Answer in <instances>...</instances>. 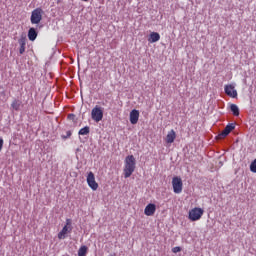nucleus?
I'll return each instance as SVG.
<instances>
[{"instance_id":"nucleus-1","label":"nucleus","mask_w":256,"mask_h":256,"mask_svg":"<svg viewBox=\"0 0 256 256\" xmlns=\"http://www.w3.org/2000/svg\"><path fill=\"white\" fill-rule=\"evenodd\" d=\"M135 172V156L129 155L125 158L124 177L129 179Z\"/></svg>"},{"instance_id":"nucleus-6","label":"nucleus","mask_w":256,"mask_h":256,"mask_svg":"<svg viewBox=\"0 0 256 256\" xmlns=\"http://www.w3.org/2000/svg\"><path fill=\"white\" fill-rule=\"evenodd\" d=\"M71 231H73V228L71 227V219H66V225L58 233V239H65L67 237V233H71Z\"/></svg>"},{"instance_id":"nucleus-9","label":"nucleus","mask_w":256,"mask_h":256,"mask_svg":"<svg viewBox=\"0 0 256 256\" xmlns=\"http://www.w3.org/2000/svg\"><path fill=\"white\" fill-rule=\"evenodd\" d=\"M155 211H157V205L149 203L144 209V214L147 217H153V215H155Z\"/></svg>"},{"instance_id":"nucleus-11","label":"nucleus","mask_w":256,"mask_h":256,"mask_svg":"<svg viewBox=\"0 0 256 256\" xmlns=\"http://www.w3.org/2000/svg\"><path fill=\"white\" fill-rule=\"evenodd\" d=\"M139 122V110H132L130 112V123L132 125H137V123Z\"/></svg>"},{"instance_id":"nucleus-2","label":"nucleus","mask_w":256,"mask_h":256,"mask_svg":"<svg viewBox=\"0 0 256 256\" xmlns=\"http://www.w3.org/2000/svg\"><path fill=\"white\" fill-rule=\"evenodd\" d=\"M43 9L36 8L32 11L30 21L32 25H39L43 21Z\"/></svg>"},{"instance_id":"nucleus-5","label":"nucleus","mask_w":256,"mask_h":256,"mask_svg":"<svg viewBox=\"0 0 256 256\" xmlns=\"http://www.w3.org/2000/svg\"><path fill=\"white\" fill-rule=\"evenodd\" d=\"M172 187L174 193L179 195V193H182L183 191V180L179 176H175L172 178Z\"/></svg>"},{"instance_id":"nucleus-3","label":"nucleus","mask_w":256,"mask_h":256,"mask_svg":"<svg viewBox=\"0 0 256 256\" xmlns=\"http://www.w3.org/2000/svg\"><path fill=\"white\" fill-rule=\"evenodd\" d=\"M203 213H205L203 208L195 207L189 211L188 219L190 221H199L203 217Z\"/></svg>"},{"instance_id":"nucleus-18","label":"nucleus","mask_w":256,"mask_h":256,"mask_svg":"<svg viewBox=\"0 0 256 256\" xmlns=\"http://www.w3.org/2000/svg\"><path fill=\"white\" fill-rule=\"evenodd\" d=\"M90 128L89 126H86L84 128H81L78 132L79 135H89Z\"/></svg>"},{"instance_id":"nucleus-4","label":"nucleus","mask_w":256,"mask_h":256,"mask_svg":"<svg viewBox=\"0 0 256 256\" xmlns=\"http://www.w3.org/2000/svg\"><path fill=\"white\" fill-rule=\"evenodd\" d=\"M91 118L96 123L103 121V107L96 105L91 111Z\"/></svg>"},{"instance_id":"nucleus-8","label":"nucleus","mask_w":256,"mask_h":256,"mask_svg":"<svg viewBox=\"0 0 256 256\" xmlns=\"http://www.w3.org/2000/svg\"><path fill=\"white\" fill-rule=\"evenodd\" d=\"M224 91L228 97H232V99H236L237 90H235V86L233 84H228L224 87Z\"/></svg>"},{"instance_id":"nucleus-19","label":"nucleus","mask_w":256,"mask_h":256,"mask_svg":"<svg viewBox=\"0 0 256 256\" xmlns=\"http://www.w3.org/2000/svg\"><path fill=\"white\" fill-rule=\"evenodd\" d=\"M87 255V246H82L78 250V256H85Z\"/></svg>"},{"instance_id":"nucleus-23","label":"nucleus","mask_w":256,"mask_h":256,"mask_svg":"<svg viewBox=\"0 0 256 256\" xmlns=\"http://www.w3.org/2000/svg\"><path fill=\"white\" fill-rule=\"evenodd\" d=\"M68 119H75V114H69Z\"/></svg>"},{"instance_id":"nucleus-15","label":"nucleus","mask_w":256,"mask_h":256,"mask_svg":"<svg viewBox=\"0 0 256 256\" xmlns=\"http://www.w3.org/2000/svg\"><path fill=\"white\" fill-rule=\"evenodd\" d=\"M19 53L20 55H23V53H25V45H27V41L25 40V38H21L19 41Z\"/></svg>"},{"instance_id":"nucleus-12","label":"nucleus","mask_w":256,"mask_h":256,"mask_svg":"<svg viewBox=\"0 0 256 256\" xmlns=\"http://www.w3.org/2000/svg\"><path fill=\"white\" fill-rule=\"evenodd\" d=\"M175 139H177V133H175V130L169 131L166 136V143L168 144L174 143Z\"/></svg>"},{"instance_id":"nucleus-22","label":"nucleus","mask_w":256,"mask_h":256,"mask_svg":"<svg viewBox=\"0 0 256 256\" xmlns=\"http://www.w3.org/2000/svg\"><path fill=\"white\" fill-rule=\"evenodd\" d=\"M3 143H4L3 138H0V152L3 149Z\"/></svg>"},{"instance_id":"nucleus-20","label":"nucleus","mask_w":256,"mask_h":256,"mask_svg":"<svg viewBox=\"0 0 256 256\" xmlns=\"http://www.w3.org/2000/svg\"><path fill=\"white\" fill-rule=\"evenodd\" d=\"M250 171L252 173H256V159L251 162V164H250Z\"/></svg>"},{"instance_id":"nucleus-14","label":"nucleus","mask_w":256,"mask_h":256,"mask_svg":"<svg viewBox=\"0 0 256 256\" xmlns=\"http://www.w3.org/2000/svg\"><path fill=\"white\" fill-rule=\"evenodd\" d=\"M28 39H29V41H35V39H37V30H35V28L29 29Z\"/></svg>"},{"instance_id":"nucleus-24","label":"nucleus","mask_w":256,"mask_h":256,"mask_svg":"<svg viewBox=\"0 0 256 256\" xmlns=\"http://www.w3.org/2000/svg\"><path fill=\"white\" fill-rule=\"evenodd\" d=\"M84 1H87V0H84Z\"/></svg>"},{"instance_id":"nucleus-21","label":"nucleus","mask_w":256,"mask_h":256,"mask_svg":"<svg viewBox=\"0 0 256 256\" xmlns=\"http://www.w3.org/2000/svg\"><path fill=\"white\" fill-rule=\"evenodd\" d=\"M180 251H181V247L179 246L172 248V253H180Z\"/></svg>"},{"instance_id":"nucleus-7","label":"nucleus","mask_w":256,"mask_h":256,"mask_svg":"<svg viewBox=\"0 0 256 256\" xmlns=\"http://www.w3.org/2000/svg\"><path fill=\"white\" fill-rule=\"evenodd\" d=\"M86 181L92 191H97V189H99V184L95 181V174H93V172L88 173Z\"/></svg>"},{"instance_id":"nucleus-16","label":"nucleus","mask_w":256,"mask_h":256,"mask_svg":"<svg viewBox=\"0 0 256 256\" xmlns=\"http://www.w3.org/2000/svg\"><path fill=\"white\" fill-rule=\"evenodd\" d=\"M11 107L13 111H19V109H21V101L17 99L13 100L11 103Z\"/></svg>"},{"instance_id":"nucleus-13","label":"nucleus","mask_w":256,"mask_h":256,"mask_svg":"<svg viewBox=\"0 0 256 256\" xmlns=\"http://www.w3.org/2000/svg\"><path fill=\"white\" fill-rule=\"evenodd\" d=\"M161 39V35L157 32H152L150 38L148 39L149 43H157Z\"/></svg>"},{"instance_id":"nucleus-10","label":"nucleus","mask_w":256,"mask_h":256,"mask_svg":"<svg viewBox=\"0 0 256 256\" xmlns=\"http://www.w3.org/2000/svg\"><path fill=\"white\" fill-rule=\"evenodd\" d=\"M233 129H235V124L231 123L226 125L224 130L218 135V139H225V137H227V135H229Z\"/></svg>"},{"instance_id":"nucleus-17","label":"nucleus","mask_w":256,"mask_h":256,"mask_svg":"<svg viewBox=\"0 0 256 256\" xmlns=\"http://www.w3.org/2000/svg\"><path fill=\"white\" fill-rule=\"evenodd\" d=\"M230 111L233 113L235 117H239V107L237 106V104H231Z\"/></svg>"}]
</instances>
